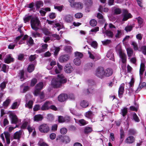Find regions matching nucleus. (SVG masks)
I'll return each instance as SVG.
<instances>
[{
	"mask_svg": "<svg viewBox=\"0 0 146 146\" xmlns=\"http://www.w3.org/2000/svg\"><path fill=\"white\" fill-rule=\"evenodd\" d=\"M57 78H53L51 82V84L54 88H58L60 87L62 84L66 82L67 80L64 78V76L62 74L57 75Z\"/></svg>",
	"mask_w": 146,
	"mask_h": 146,
	"instance_id": "obj_1",
	"label": "nucleus"
},
{
	"mask_svg": "<svg viewBox=\"0 0 146 146\" xmlns=\"http://www.w3.org/2000/svg\"><path fill=\"white\" fill-rule=\"evenodd\" d=\"M30 23L32 28L36 31L39 29L40 25V21L36 17H33L32 18L31 20Z\"/></svg>",
	"mask_w": 146,
	"mask_h": 146,
	"instance_id": "obj_2",
	"label": "nucleus"
},
{
	"mask_svg": "<svg viewBox=\"0 0 146 146\" xmlns=\"http://www.w3.org/2000/svg\"><path fill=\"white\" fill-rule=\"evenodd\" d=\"M109 28L115 33L116 31L117 32L115 34V36L116 38H120L121 35V30H117V27H115L114 25L111 23H110L109 25Z\"/></svg>",
	"mask_w": 146,
	"mask_h": 146,
	"instance_id": "obj_3",
	"label": "nucleus"
},
{
	"mask_svg": "<svg viewBox=\"0 0 146 146\" xmlns=\"http://www.w3.org/2000/svg\"><path fill=\"white\" fill-rule=\"evenodd\" d=\"M95 75L100 78H104V68L102 67H98L96 70Z\"/></svg>",
	"mask_w": 146,
	"mask_h": 146,
	"instance_id": "obj_4",
	"label": "nucleus"
},
{
	"mask_svg": "<svg viewBox=\"0 0 146 146\" xmlns=\"http://www.w3.org/2000/svg\"><path fill=\"white\" fill-rule=\"evenodd\" d=\"M39 131L42 133H47L49 130L48 125L46 124H43L40 125L38 127Z\"/></svg>",
	"mask_w": 146,
	"mask_h": 146,
	"instance_id": "obj_5",
	"label": "nucleus"
},
{
	"mask_svg": "<svg viewBox=\"0 0 146 146\" xmlns=\"http://www.w3.org/2000/svg\"><path fill=\"white\" fill-rule=\"evenodd\" d=\"M122 16L123 17L122 21H126L128 19L131 18V15L130 13H128L127 10L124 9L123 10Z\"/></svg>",
	"mask_w": 146,
	"mask_h": 146,
	"instance_id": "obj_6",
	"label": "nucleus"
},
{
	"mask_svg": "<svg viewBox=\"0 0 146 146\" xmlns=\"http://www.w3.org/2000/svg\"><path fill=\"white\" fill-rule=\"evenodd\" d=\"M9 117L11 120V123L13 124H17L19 122V120L15 114L14 113H11L9 114Z\"/></svg>",
	"mask_w": 146,
	"mask_h": 146,
	"instance_id": "obj_7",
	"label": "nucleus"
},
{
	"mask_svg": "<svg viewBox=\"0 0 146 146\" xmlns=\"http://www.w3.org/2000/svg\"><path fill=\"white\" fill-rule=\"evenodd\" d=\"M43 83L42 82H40L36 85L34 93L35 96H37L39 94L40 91L43 88Z\"/></svg>",
	"mask_w": 146,
	"mask_h": 146,
	"instance_id": "obj_8",
	"label": "nucleus"
},
{
	"mask_svg": "<svg viewBox=\"0 0 146 146\" xmlns=\"http://www.w3.org/2000/svg\"><path fill=\"white\" fill-rule=\"evenodd\" d=\"M118 53L120 58H121L122 63H125L127 59L126 55L124 53H123L121 49H119Z\"/></svg>",
	"mask_w": 146,
	"mask_h": 146,
	"instance_id": "obj_9",
	"label": "nucleus"
},
{
	"mask_svg": "<svg viewBox=\"0 0 146 146\" xmlns=\"http://www.w3.org/2000/svg\"><path fill=\"white\" fill-rule=\"evenodd\" d=\"M70 58V56L68 54H64L60 56L59 58V61L61 63L65 62Z\"/></svg>",
	"mask_w": 146,
	"mask_h": 146,
	"instance_id": "obj_10",
	"label": "nucleus"
},
{
	"mask_svg": "<svg viewBox=\"0 0 146 146\" xmlns=\"http://www.w3.org/2000/svg\"><path fill=\"white\" fill-rule=\"evenodd\" d=\"M113 73L112 70L110 68H108L104 70V76L108 77L111 76Z\"/></svg>",
	"mask_w": 146,
	"mask_h": 146,
	"instance_id": "obj_11",
	"label": "nucleus"
},
{
	"mask_svg": "<svg viewBox=\"0 0 146 146\" xmlns=\"http://www.w3.org/2000/svg\"><path fill=\"white\" fill-rule=\"evenodd\" d=\"M64 71L67 73H70L73 70V68L71 65L70 63L66 64L64 68Z\"/></svg>",
	"mask_w": 146,
	"mask_h": 146,
	"instance_id": "obj_12",
	"label": "nucleus"
},
{
	"mask_svg": "<svg viewBox=\"0 0 146 146\" xmlns=\"http://www.w3.org/2000/svg\"><path fill=\"white\" fill-rule=\"evenodd\" d=\"M68 98V96L66 94H62L59 96L58 99L60 102H63Z\"/></svg>",
	"mask_w": 146,
	"mask_h": 146,
	"instance_id": "obj_13",
	"label": "nucleus"
},
{
	"mask_svg": "<svg viewBox=\"0 0 146 146\" xmlns=\"http://www.w3.org/2000/svg\"><path fill=\"white\" fill-rule=\"evenodd\" d=\"M64 19L67 23H70L73 21V17L70 14L65 15Z\"/></svg>",
	"mask_w": 146,
	"mask_h": 146,
	"instance_id": "obj_14",
	"label": "nucleus"
},
{
	"mask_svg": "<svg viewBox=\"0 0 146 146\" xmlns=\"http://www.w3.org/2000/svg\"><path fill=\"white\" fill-rule=\"evenodd\" d=\"M51 104V102L46 101L41 107V110H48Z\"/></svg>",
	"mask_w": 146,
	"mask_h": 146,
	"instance_id": "obj_15",
	"label": "nucleus"
},
{
	"mask_svg": "<svg viewBox=\"0 0 146 146\" xmlns=\"http://www.w3.org/2000/svg\"><path fill=\"white\" fill-rule=\"evenodd\" d=\"M27 39V44L29 45H32L33 43V40L31 37H28L27 35H25L23 37V39L25 40Z\"/></svg>",
	"mask_w": 146,
	"mask_h": 146,
	"instance_id": "obj_16",
	"label": "nucleus"
},
{
	"mask_svg": "<svg viewBox=\"0 0 146 146\" xmlns=\"http://www.w3.org/2000/svg\"><path fill=\"white\" fill-rule=\"evenodd\" d=\"M42 115L40 114H38L35 115L33 118L34 121L38 122L41 121L43 119Z\"/></svg>",
	"mask_w": 146,
	"mask_h": 146,
	"instance_id": "obj_17",
	"label": "nucleus"
},
{
	"mask_svg": "<svg viewBox=\"0 0 146 146\" xmlns=\"http://www.w3.org/2000/svg\"><path fill=\"white\" fill-rule=\"evenodd\" d=\"M135 141V138L132 136L128 137L125 139V142L127 143H132Z\"/></svg>",
	"mask_w": 146,
	"mask_h": 146,
	"instance_id": "obj_18",
	"label": "nucleus"
},
{
	"mask_svg": "<svg viewBox=\"0 0 146 146\" xmlns=\"http://www.w3.org/2000/svg\"><path fill=\"white\" fill-rule=\"evenodd\" d=\"M73 7H71L73 8H76L82 9L83 7V4L80 2H75L73 4Z\"/></svg>",
	"mask_w": 146,
	"mask_h": 146,
	"instance_id": "obj_19",
	"label": "nucleus"
},
{
	"mask_svg": "<svg viewBox=\"0 0 146 146\" xmlns=\"http://www.w3.org/2000/svg\"><path fill=\"white\" fill-rule=\"evenodd\" d=\"M21 134L22 131H21L16 132L14 134L13 136L14 139H17L18 140H19L21 137Z\"/></svg>",
	"mask_w": 146,
	"mask_h": 146,
	"instance_id": "obj_20",
	"label": "nucleus"
},
{
	"mask_svg": "<svg viewBox=\"0 0 146 146\" xmlns=\"http://www.w3.org/2000/svg\"><path fill=\"white\" fill-rule=\"evenodd\" d=\"M13 58L11 57V55L9 54L7 56L4 60L5 63L8 64L11 62H13Z\"/></svg>",
	"mask_w": 146,
	"mask_h": 146,
	"instance_id": "obj_21",
	"label": "nucleus"
},
{
	"mask_svg": "<svg viewBox=\"0 0 146 146\" xmlns=\"http://www.w3.org/2000/svg\"><path fill=\"white\" fill-rule=\"evenodd\" d=\"M92 66L93 64L92 63H88L85 66L84 70L86 71H88L91 69Z\"/></svg>",
	"mask_w": 146,
	"mask_h": 146,
	"instance_id": "obj_22",
	"label": "nucleus"
},
{
	"mask_svg": "<svg viewBox=\"0 0 146 146\" xmlns=\"http://www.w3.org/2000/svg\"><path fill=\"white\" fill-rule=\"evenodd\" d=\"M112 11L114 15H117L121 13V11L119 8L114 7L112 10Z\"/></svg>",
	"mask_w": 146,
	"mask_h": 146,
	"instance_id": "obj_23",
	"label": "nucleus"
},
{
	"mask_svg": "<svg viewBox=\"0 0 146 146\" xmlns=\"http://www.w3.org/2000/svg\"><path fill=\"white\" fill-rule=\"evenodd\" d=\"M145 64L143 63H141V64L140 68L139 71V74L140 77H141V76L142 75L143 73V72L144 71L145 68Z\"/></svg>",
	"mask_w": 146,
	"mask_h": 146,
	"instance_id": "obj_24",
	"label": "nucleus"
},
{
	"mask_svg": "<svg viewBox=\"0 0 146 146\" xmlns=\"http://www.w3.org/2000/svg\"><path fill=\"white\" fill-rule=\"evenodd\" d=\"M110 30H107L105 31V33L107 36L111 38H112L113 36V32L110 29Z\"/></svg>",
	"mask_w": 146,
	"mask_h": 146,
	"instance_id": "obj_25",
	"label": "nucleus"
},
{
	"mask_svg": "<svg viewBox=\"0 0 146 146\" xmlns=\"http://www.w3.org/2000/svg\"><path fill=\"white\" fill-rule=\"evenodd\" d=\"M33 17L31 15H26L25 16L23 19L24 23H26L28 22L30 20H31Z\"/></svg>",
	"mask_w": 146,
	"mask_h": 146,
	"instance_id": "obj_26",
	"label": "nucleus"
},
{
	"mask_svg": "<svg viewBox=\"0 0 146 146\" xmlns=\"http://www.w3.org/2000/svg\"><path fill=\"white\" fill-rule=\"evenodd\" d=\"M124 91V87L122 85H121L119 88L118 90V95L120 97L123 94Z\"/></svg>",
	"mask_w": 146,
	"mask_h": 146,
	"instance_id": "obj_27",
	"label": "nucleus"
},
{
	"mask_svg": "<svg viewBox=\"0 0 146 146\" xmlns=\"http://www.w3.org/2000/svg\"><path fill=\"white\" fill-rule=\"evenodd\" d=\"M127 51L128 56L130 57L133 54V51L132 49L130 48H127Z\"/></svg>",
	"mask_w": 146,
	"mask_h": 146,
	"instance_id": "obj_28",
	"label": "nucleus"
},
{
	"mask_svg": "<svg viewBox=\"0 0 146 146\" xmlns=\"http://www.w3.org/2000/svg\"><path fill=\"white\" fill-rule=\"evenodd\" d=\"M92 127H87L85 128L84 132L85 134H87L91 133L92 131Z\"/></svg>",
	"mask_w": 146,
	"mask_h": 146,
	"instance_id": "obj_29",
	"label": "nucleus"
},
{
	"mask_svg": "<svg viewBox=\"0 0 146 146\" xmlns=\"http://www.w3.org/2000/svg\"><path fill=\"white\" fill-rule=\"evenodd\" d=\"M120 142L121 143L122 142L123 140V138L124 137V132L122 129H121L120 130Z\"/></svg>",
	"mask_w": 146,
	"mask_h": 146,
	"instance_id": "obj_30",
	"label": "nucleus"
},
{
	"mask_svg": "<svg viewBox=\"0 0 146 146\" xmlns=\"http://www.w3.org/2000/svg\"><path fill=\"white\" fill-rule=\"evenodd\" d=\"M74 63L76 65L79 66L81 64V60L78 58H75L74 60Z\"/></svg>",
	"mask_w": 146,
	"mask_h": 146,
	"instance_id": "obj_31",
	"label": "nucleus"
},
{
	"mask_svg": "<svg viewBox=\"0 0 146 146\" xmlns=\"http://www.w3.org/2000/svg\"><path fill=\"white\" fill-rule=\"evenodd\" d=\"M19 76L20 78L21 81H23L25 79L24 76V72L23 70H21L20 71V72L19 74Z\"/></svg>",
	"mask_w": 146,
	"mask_h": 146,
	"instance_id": "obj_32",
	"label": "nucleus"
},
{
	"mask_svg": "<svg viewBox=\"0 0 146 146\" xmlns=\"http://www.w3.org/2000/svg\"><path fill=\"white\" fill-rule=\"evenodd\" d=\"M146 85V83L144 82H141L139 84V86L137 88V90L136 91L138 92L141 89L143 88V87L145 86Z\"/></svg>",
	"mask_w": 146,
	"mask_h": 146,
	"instance_id": "obj_33",
	"label": "nucleus"
},
{
	"mask_svg": "<svg viewBox=\"0 0 146 146\" xmlns=\"http://www.w3.org/2000/svg\"><path fill=\"white\" fill-rule=\"evenodd\" d=\"M43 3L42 1H37L36 2V8L39 9L43 6Z\"/></svg>",
	"mask_w": 146,
	"mask_h": 146,
	"instance_id": "obj_34",
	"label": "nucleus"
},
{
	"mask_svg": "<svg viewBox=\"0 0 146 146\" xmlns=\"http://www.w3.org/2000/svg\"><path fill=\"white\" fill-rule=\"evenodd\" d=\"M139 26L140 28H141L143 25V19L140 17H138L137 19Z\"/></svg>",
	"mask_w": 146,
	"mask_h": 146,
	"instance_id": "obj_35",
	"label": "nucleus"
},
{
	"mask_svg": "<svg viewBox=\"0 0 146 146\" xmlns=\"http://www.w3.org/2000/svg\"><path fill=\"white\" fill-rule=\"evenodd\" d=\"M94 114L92 112L90 111H89L86 113L85 116L89 118H91L93 117Z\"/></svg>",
	"mask_w": 146,
	"mask_h": 146,
	"instance_id": "obj_36",
	"label": "nucleus"
},
{
	"mask_svg": "<svg viewBox=\"0 0 146 146\" xmlns=\"http://www.w3.org/2000/svg\"><path fill=\"white\" fill-rule=\"evenodd\" d=\"M80 106L83 108H86L88 105V103L86 101H83L80 103Z\"/></svg>",
	"mask_w": 146,
	"mask_h": 146,
	"instance_id": "obj_37",
	"label": "nucleus"
},
{
	"mask_svg": "<svg viewBox=\"0 0 146 146\" xmlns=\"http://www.w3.org/2000/svg\"><path fill=\"white\" fill-rule=\"evenodd\" d=\"M35 66L33 64L29 65L27 68V70L29 72H32L34 69Z\"/></svg>",
	"mask_w": 146,
	"mask_h": 146,
	"instance_id": "obj_38",
	"label": "nucleus"
},
{
	"mask_svg": "<svg viewBox=\"0 0 146 146\" xmlns=\"http://www.w3.org/2000/svg\"><path fill=\"white\" fill-rule=\"evenodd\" d=\"M75 55L76 58H78L81 59L83 57V54L80 52H76L75 53Z\"/></svg>",
	"mask_w": 146,
	"mask_h": 146,
	"instance_id": "obj_39",
	"label": "nucleus"
},
{
	"mask_svg": "<svg viewBox=\"0 0 146 146\" xmlns=\"http://www.w3.org/2000/svg\"><path fill=\"white\" fill-rule=\"evenodd\" d=\"M90 23L91 26L94 27L96 25L97 23L96 20L92 19L90 21Z\"/></svg>",
	"mask_w": 146,
	"mask_h": 146,
	"instance_id": "obj_40",
	"label": "nucleus"
},
{
	"mask_svg": "<svg viewBox=\"0 0 146 146\" xmlns=\"http://www.w3.org/2000/svg\"><path fill=\"white\" fill-rule=\"evenodd\" d=\"M11 100L9 99H7L3 103V106L5 107L8 106L11 102Z\"/></svg>",
	"mask_w": 146,
	"mask_h": 146,
	"instance_id": "obj_41",
	"label": "nucleus"
},
{
	"mask_svg": "<svg viewBox=\"0 0 146 146\" xmlns=\"http://www.w3.org/2000/svg\"><path fill=\"white\" fill-rule=\"evenodd\" d=\"M48 46L47 44H43L42 46V49L39 50V53H40L44 51V50L47 48Z\"/></svg>",
	"mask_w": 146,
	"mask_h": 146,
	"instance_id": "obj_42",
	"label": "nucleus"
},
{
	"mask_svg": "<svg viewBox=\"0 0 146 146\" xmlns=\"http://www.w3.org/2000/svg\"><path fill=\"white\" fill-rule=\"evenodd\" d=\"M33 104V102L32 101L30 100L29 101L28 103L26 104L25 106L30 109L32 107Z\"/></svg>",
	"mask_w": 146,
	"mask_h": 146,
	"instance_id": "obj_43",
	"label": "nucleus"
},
{
	"mask_svg": "<svg viewBox=\"0 0 146 146\" xmlns=\"http://www.w3.org/2000/svg\"><path fill=\"white\" fill-rule=\"evenodd\" d=\"M64 137L61 135H59L56 137V139L59 140L60 141L62 142H64Z\"/></svg>",
	"mask_w": 146,
	"mask_h": 146,
	"instance_id": "obj_44",
	"label": "nucleus"
},
{
	"mask_svg": "<svg viewBox=\"0 0 146 146\" xmlns=\"http://www.w3.org/2000/svg\"><path fill=\"white\" fill-rule=\"evenodd\" d=\"M133 119L136 122H138L139 121V117L135 113H133L132 115Z\"/></svg>",
	"mask_w": 146,
	"mask_h": 146,
	"instance_id": "obj_45",
	"label": "nucleus"
},
{
	"mask_svg": "<svg viewBox=\"0 0 146 146\" xmlns=\"http://www.w3.org/2000/svg\"><path fill=\"white\" fill-rule=\"evenodd\" d=\"M127 112V108H124L123 109L121 110V114L123 116H125Z\"/></svg>",
	"mask_w": 146,
	"mask_h": 146,
	"instance_id": "obj_46",
	"label": "nucleus"
},
{
	"mask_svg": "<svg viewBox=\"0 0 146 146\" xmlns=\"http://www.w3.org/2000/svg\"><path fill=\"white\" fill-rule=\"evenodd\" d=\"M133 27L132 25H128L125 27V30L127 32L131 31Z\"/></svg>",
	"mask_w": 146,
	"mask_h": 146,
	"instance_id": "obj_47",
	"label": "nucleus"
},
{
	"mask_svg": "<svg viewBox=\"0 0 146 146\" xmlns=\"http://www.w3.org/2000/svg\"><path fill=\"white\" fill-rule=\"evenodd\" d=\"M133 47V48L135 50H137L138 49L137 44L136 42L134 41H132L131 44Z\"/></svg>",
	"mask_w": 146,
	"mask_h": 146,
	"instance_id": "obj_48",
	"label": "nucleus"
},
{
	"mask_svg": "<svg viewBox=\"0 0 146 146\" xmlns=\"http://www.w3.org/2000/svg\"><path fill=\"white\" fill-rule=\"evenodd\" d=\"M99 27H96L93 29H91V30L90 31V32H94L95 33H96L97 32L99 31Z\"/></svg>",
	"mask_w": 146,
	"mask_h": 146,
	"instance_id": "obj_49",
	"label": "nucleus"
},
{
	"mask_svg": "<svg viewBox=\"0 0 146 146\" xmlns=\"http://www.w3.org/2000/svg\"><path fill=\"white\" fill-rule=\"evenodd\" d=\"M56 64V62L54 60H52L50 64V68H48V67H47V68L48 70H50L52 69L53 67V66Z\"/></svg>",
	"mask_w": 146,
	"mask_h": 146,
	"instance_id": "obj_50",
	"label": "nucleus"
},
{
	"mask_svg": "<svg viewBox=\"0 0 146 146\" xmlns=\"http://www.w3.org/2000/svg\"><path fill=\"white\" fill-rule=\"evenodd\" d=\"M43 32L46 35H48L50 33V31L48 29L46 28H43L42 29Z\"/></svg>",
	"mask_w": 146,
	"mask_h": 146,
	"instance_id": "obj_51",
	"label": "nucleus"
},
{
	"mask_svg": "<svg viewBox=\"0 0 146 146\" xmlns=\"http://www.w3.org/2000/svg\"><path fill=\"white\" fill-rule=\"evenodd\" d=\"M79 123L82 125H84L88 123V122L84 119H81L79 121Z\"/></svg>",
	"mask_w": 146,
	"mask_h": 146,
	"instance_id": "obj_52",
	"label": "nucleus"
},
{
	"mask_svg": "<svg viewBox=\"0 0 146 146\" xmlns=\"http://www.w3.org/2000/svg\"><path fill=\"white\" fill-rule=\"evenodd\" d=\"M67 129L65 128H62L60 130V132L62 134H65L67 132Z\"/></svg>",
	"mask_w": 146,
	"mask_h": 146,
	"instance_id": "obj_53",
	"label": "nucleus"
},
{
	"mask_svg": "<svg viewBox=\"0 0 146 146\" xmlns=\"http://www.w3.org/2000/svg\"><path fill=\"white\" fill-rule=\"evenodd\" d=\"M83 16V14L81 13H76L75 15V17L78 19L81 18Z\"/></svg>",
	"mask_w": 146,
	"mask_h": 146,
	"instance_id": "obj_54",
	"label": "nucleus"
},
{
	"mask_svg": "<svg viewBox=\"0 0 146 146\" xmlns=\"http://www.w3.org/2000/svg\"><path fill=\"white\" fill-rule=\"evenodd\" d=\"M34 111H37L38 110H41V107L40 105H36L33 108Z\"/></svg>",
	"mask_w": 146,
	"mask_h": 146,
	"instance_id": "obj_55",
	"label": "nucleus"
},
{
	"mask_svg": "<svg viewBox=\"0 0 146 146\" xmlns=\"http://www.w3.org/2000/svg\"><path fill=\"white\" fill-rule=\"evenodd\" d=\"M86 4L88 6H91L92 4V0H85Z\"/></svg>",
	"mask_w": 146,
	"mask_h": 146,
	"instance_id": "obj_56",
	"label": "nucleus"
},
{
	"mask_svg": "<svg viewBox=\"0 0 146 146\" xmlns=\"http://www.w3.org/2000/svg\"><path fill=\"white\" fill-rule=\"evenodd\" d=\"M7 83V82H3L0 84V87L2 90L5 88L6 84Z\"/></svg>",
	"mask_w": 146,
	"mask_h": 146,
	"instance_id": "obj_57",
	"label": "nucleus"
},
{
	"mask_svg": "<svg viewBox=\"0 0 146 146\" xmlns=\"http://www.w3.org/2000/svg\"><path fill=\"white\" fill-rule=\"evenodd\" d=\"M106 56L110 59H111L113 57V54L111 52L109 51L108 52Z\"/></svg>",
	"mask_w": 146,
	"mask_h": 146,
	"instance_id": "obj_58",
	"label": "nucleus"
},
{
	"mask_svg": "<svg viewBox=\"0 0 146 146\" xmlns=\"http://www.w3.org/2000/svg\"><path fill=\"white\" fill-rule=\"evenodd\" d=\"M17 102H16L13 104L11 106V108L13 109H15L18 108Z\"/></svg>",
	"mask_w": 146,
	"mask_h": 146,
	"instance_id": "obj_59",
	"label": "nucleus"
},
{
	"mask_svg": "<svg viewBox=\"0 0 146 146\" xmlns=\"http://www.w3.org/2000/svg\"><path fill=\"white\" fill-rule=\"evenodd\" d=\"M37 82V80L36 79L34 78L33 79L31 82V86H33Z\"/></svg>",
	"mask_w": 146,
	"mask_h": 146,
	"instance_id": "obj_60",
	"label": "nucleus"
},
{
	"mask_svg": "<svg viewBox=\"0 0 146 146\" xmlns=\"http://www.w3.org/2000/svg\"><path fill=\"white\" fill-rule=\"evenodd\" d=\"M65 117L64 118L62 116H59L58 117V121L59 122L62 123L65 122Z\"/></svg>",
	"mask_w": 146,
	"mask_h": 146,
	"instance_id": "obj_61",
	"label": "nucleus"
},
{
	"mask_svg": "<svg viewBox=\"0 0 146 146\" xmlns=\"http://www.w3.org/2000/svg\"><path fill=\"white\" fill-rule=\"evenodd\" d=\"M99 9V11L100 12L103 11L106 12H108V8H103V7L102 6L100 7Z\"/></svg>",
	"mask_w": 146,
	"mask_h": 146,
	"instance_id": "obj_62",
	"label": "nucleus"
},
{
	"mask_svg": "<svg viewBox=\"0 0 146 146\" xmlns=\"http://www.w3.org/2000/svg\"><path fill=\"white\" fill-rule=\"evenodd\" d=\"M136 38L139 40H141L142 38V36L140 33H139L136 35Z\"/></svg>",
	"mask_w": 146,
	"mask_h": 146,
	"instance_id": "obj_63",
	"label": "nucleus"
},
{
	"mask_svg": "<svg viewBox=\"0 0 146 146\" xmlns=\"http://www.w3.org/2000/svg\"><path fill=\"white\" fill-rule=\"evenodd\" d=\"M56 16V15L55 13H52L50 14L49 15V17L52 19H54Z\"/></svg>",
	"mask_w": 146,
	"mask_h": 146,
	"instance_id": "obj_64",
	"label": "nucleus"
}]
</instances>
